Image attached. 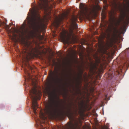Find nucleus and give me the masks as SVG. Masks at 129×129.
I'll return each instance as SVG.
<instances>
[{
	"label": "nucleus",
	"instance_id": "f257e3e1",
	"mask_svg": "<svg viewBox=\"0 0 129 129\" xmlns=\"http://www.w3.org/2000/svg\"><path fill=\"white\" fill-rule=\"evenodd\" d=\"M49 0H39L38 5L34 7L32 12L33 17L28 22H37L38 19L40 18L39 10H46L49 6Z\"/></svg>",
	"mask_w": 129,
	"mask_h": 129
},
{
	"label": "nucleus",
	"instance_id": "f03ea898",
	"mask_svg": "<svg viewBox=\"0 0 129 129\" xmlns=\"http://www.w3.org/2000/svg\"><path fill=\"white\" fill-rule=\"evenodd\" d=\"M46 108V111L47 113L51 114L54 112L55 111V108L54 101L51 100L49 101Z\"/></svg>",
	"mask_w": 129,
	"mask_h": 129
},
{
	"label": "nucleus",
	"instance_id": "7ed1b4c3",
	"mask_svg": "<svg viewBox=\"0 0 129 129\" xmlns=\"http://www.w3.org/2000/svg\"><path fill=\"white\" fill-rule=\"evenodd\" d=\"M25 53L27 54L31 55L33 53H35L37 50L36 48H33L30 43L25 42L24 44Z\"/></svg>",
	"mask_w": 129,
	"mask_h": 129
},
{
	"label": "nucleus",
	"instance_id": "20e7f679",
	"mask_svg": "<svg viewBox=\"0 0 129 129\" xmlns=\"http://www.w3.org/2000/svg\"><path fill=\"white\" fill-rule=\"evenodd\" d=\"M55 70L56 71V74H55V73L54 72L51 71V73L50 78L51 79L54 80L56 82L60 83H61L62 79L60 78H59L58 75L57 71L55 70Z\"/></svg>",
	"mask_w": 129,
	"mask_h": 129
},
{
	"label": "nucleus",
	"instance_id": "39448f33",
	"mask_svg": "<svg viewBox=\"0 0 129 129\" xmlns=\"http://www.w3.org/2000/svg\"><path fill=\"white\" fill-rule=\"evenodd\" d=\"M101 9V8L99 6H93L91 10V13L95 15L97 13L98 11Z\"/></svg>",
	"mask_w": 129,
	"mask_h": 129
},
{
	"label": "nucleus",
	"instance_id": "423d86ee",
	"mask_svg": "<svg viewBox=\"0 0 129 129\" xmlns=\"http://www.w3.org/2000/svg\"><path fill=\"white\" fill-rule=\"evenodd\" d=\"M32 108L34 111V113L35 114H36V110L38 108L37 102L36 101L33 100L32 103Z\"/></svg>",
	"mask_w": 129,
	"mask_h": 129
},
{
	"label": "nucleus",
	"instance_id": "0eeeda50",
	"mask_svg": "<svg viewBox=\"0 0 129 129\" xmlns=\"http://www.w3.org/2000/svg\"><path fill=\"white\" fill-rule=\"evenodd\" d=\"M72 110L70 108H67L66 110L62 109L60 110L61 113L64 114H69L71 113Z\"/></svg>",
	"mask_w": 129,
	"mask_h": 129
},
{
	"label": "nucleus",
	"instance_id": "6e6552de",
	"mask_svg": "<svg viewBox=\"0 0 129 129\" xmlns=\"http://www.w3.org/2000/svg\"><path fill=\"white\" fill-rule=\"evenodd\" d=\"M79 7L83 12H87V6L82 3H81L80 4Z\"/></svg>",
	"mask_w": 129,
	"mask_h": 129
},
{
	"label": "nucleus",
	"instance_id": "1a4fd4ad",
	"mask_svg": "<svg viewBox=\"0 0 129 129\" xmlns=\"http://www.w3.org/2000/svg\"><path fill=\"white\" fill-rule=\"evenodd\" d=\"M65 129H74V125L73 123L68 122L66 125Z\"/></svg>",
	"mask_w": 129,
	"mask_h": 129
},
{
	"label": "nucleus",
	"instance_id": "9d476101",
	"mask_svg": "<svg viewBox=\"0 0 129 129\" xmlns=\"http://www.w3.org/2000/svg\"><path fill=\"white\" fill-rule=\"evenodd\" d=\"M116 2L115 1H114L112 3L114 5V7L115 9H116L117 7L120 8L121 6V3H120L119 2H118L117 3V0H116Z\"/></svg>",
	"mask_w": 129,
	"mask_h": 129
},
{
	"label": "nucleus",
	"instance_id": "9b49d317",
	"mask_svg": "<svg viewBox=\"0 0 129 129\" xmlns=\"http://www.w3.org/2000/svg\"><path fill=\"white\" fill-rule=\"evenodd\" d=\"M29 92L31 94L33 95H36L37 94V91L35 87L32 88L31 90H29Z\"/></svg>",
	"mask_w": 129,
	"mask_h": 129
},
{
	"label": "nucleus",
	"instance_id": "f8f14e48",
	"mask_svg": "<svg viewBox=\"0 0 129 129\" xmlns=\"http://www.w3.org/2000/svg\"><path fill=\"white\" fill-rule=\"evenodd\" d=\"M120 22V21H118L117 22L115 23V25L116 27L114 28V33L115 34L118 32L117 27H118L119 25Z\"/></svg>",
	"mask_w": 129,
	"mask_h": 129
},
{
	"label": "nucleus",
	"instance_id": "ddd939ff",
	"mask_svg": "<svg viewBox=\"0 0 129 129\" xmlns=\"http://www.w3.org/2000/svg\"><path fill=\"white\" fill-rule=\"evenodd\" d=\"M61 39L64 43L67 44H69V41L68 38H66L65 37L63 36L61 37Z\"/></svg>",
	"mask_w": 129,
	"mask_h": 129
},
{
	"label": "nucleus",
	"instance_id": "4468645a",
	"mask_svg": "<svg viewBox=\"0 0 129 129\" xmlns=\"http://www.w3.org/2000/svg\"><path fill=\"white\" fill-rule=\"evenodd\" d=\"M77 21V18L75 16H73L72 18V23H74Z\"/></svg>",
	"mask_w": 129,
	"mask_h": 129
},
{
	"label": "nucleus",
	"instance_id": "2eb2a0df",
	"mask_svg": "<svg viewBox=\"0 0 129 129\" xmlns=\"http://www.w3.org/2000/svg\"><path fill=\"white\" fill-rule=\"evenodd\" d=\"M26 23H25L24 24L22 25L20 28L22 30V31L23 32L24 30L25 29L26 27Z\"/></svg>",
	"mask_w": 129,
	"mask_h": 129
},
{
	"label": "nucleus",
	"instance_id": "dca6fc26",
	"mask_svg": "<svg viewBox=\"0 0 129 129\" xmlns=\"http://www.w3.org/2000/svg\"><path fill=\"white\" fill-rule=\"evenodd\" d=\"M102 15L104 18H105V12H103V11H102Z\"/></svg>",
	"mask_w": 129,
	"mask_h": 129
},
{
	"label": "nucleus",
	"instance_id": "f3484780",
	"mask_svg": "<svg viewBox=\"0 0 129 129\" xmlns=\"http://www.w3.org/2000/svg\"><path fill=\"white\" fill-rule=\"evenodd\" d=\"M10 38H11L12 40H14L15 38H14L13 37L11 36Z\"/></svg>",
	"mask_w": 129,
	"mask_h": 129
},
{
	"label": "nucleus",
	"instance_id": "a211bd4d",
	"mask_svg": "<svg viewBox=\"0 0 129 129\" xmlns=\"http://www.w3.org/2000/svg\"><path fill=\"white\" fill-rule=\"evenodd\" d=\"M23 52H24V53H26V58H27V56L28 55H29V54H27V53H25V50H24V51H23Z\"/></svg>",
	"mask_w": 129,
	"mask_h": 129
},
{
	"label": "nucleus",
	"instance_id": "6ab92c4d",
	"mask_svg": "<svg viewBox=\"0 0 129 129\" xmlns=\"http://www.w3.org/2000/svg\"><path fill=\"white\" fill-rule=\"evenodd\" d=\"M29 33L30 34H33V32L32 31H30L29 32Z\"/></svg>",
	"mask_w": 129,
	"mask_h": 129
},
{
	"label": "nucleus",
	"instance_id": "aec40b11",
	"mask_svg": "<svg viewBox=\"0 0 129 129\" xmlns=\"http://www.w3.org/2000/svg\"><path fill=\"white\" fill-rule=\"evenodd\" d=\"M108 75H109V76H111V77L112 78V75L110 73H108Z\"/></svg>",
	"mask_w": 129,
	"mask_h": 129
},
{
	"label": "nucleus",
	"instance_id": "412c9836",
	"mask_svg": "<svg viewBox=\"0 0 129 129\" xmlns=\"http://www.w3.org/2000/svg\"><path fill=\"white\" fill-rule=\"evenodd\" d=\"M104 0V2L105 3V4L106 3L107 0Z\"/></svg>",
	"mask_w": 129,
	"mask_h": 129
},
{
	"label": "nucleus",
	"instance_id": "4be33fe9",
	"mask_svg": "<svg viewBox=\"0 0 129 129\" xmlns=\"http://www.w3.org/2000/svg\"><path fill=\"white\" fill-rule=\"evenodd\" d=\"M126 16V14L125 13H124L123 14V18H124V17Z\"/></svg>",
	"mask_w": 129,
	"mask_h": 129
},
{
	"label": "nucleus",
	"instance_id": "5701e85b",
	"mask_svg": "<svg viewBox=\"0 0 129 129\" xmlns=\"http://www.w3.org/2000/svg\"><path fill=\"white\" fill-rule=\"evenodd\" d=\"M71 33L72 34H73V30H71Z\"/></svg>",
	"mask_w": 129,
	"mask_h": 129
},
{
	"label": "nucleus",
	"instance_id": "b1692460",
	"mask_svg": "<svg viewBox=\"0 0 129 129\" xmlns=\"http://www.w3.org/2000/svg\"><path fill=\"white\" fill-rule=\"evenodd\" d=\"M50 18H51L50 16H49L48 18V19H50Z\"/></svg>",
	"mask_w": 129,
	"mask_h": 129
},
{
	"label": "nucleus",
	"instance_id": "393cba45",
	"mask_svg": "<svg viewBox=\"0 0 129 129\" xmlns=\"http://www.w3.org/2000/svg\"><path fill=\"white\" fill-rule=\"evenodd\" d=\"M64 16L65 17H66L67 16V15H65Z\"/></svg>",
	"mask_w": 129,
	"mask_h": 129
},
{
	"label": "nucleus",
	"instance_id": "a878e982",
	"mask_svg": "<svg viewBox=\"0 0 129 129\" xmlns=\"http://www.w3.org/2000/svg\"><path fill=\"white\" fill-rule=\"evenodd\" d=\"M123 30H125V28H123Z\"/></svg>",
	"mask_w": 129,
	"mask_h": 129
},
{
	"label": "nucleus",
	"instance_id": "bb28decb",
	"mask_svg": "<svg viewBox=\"0 0 129 129\" xmlns=\"http://www.w3.org/2000/svg\"><path fill=\"white\" fill-rule=\"evenodd\" d=\"M76 125H78V124L77 123H76Z\"/></svg>",
	"mask_w": 129,
	"mask_h": 129
},
{
	"label": "nucleus",
	"instance_id": "cd10ccee",
	"mask_svg": "<svg viewBox=\"0 0 129 129\" xmlns=\"http://www.w3.org/2000/svg\"><path fill=\"white\" fill-rule=\"evenodd\" d=\"M128 18V16H126V18H127V19Z\"/></svg>",
	"mask_w": 129,
	"mask_h": 129
},
{
	"label": "nucleus",
	"instance_id": "c85d7f7f",
	"mask_svg": "<svg viewBox=\"0 0 129 129\" xmlns=\"http://www.w3.org/2000/svg\"><path fill=\"white\" fill-rule=\"evenodd\" d=\"M127 11H129V9H127Z\"/></svg>",
	"mask_w": 129,
	"mask_h": 129
},
{
	"label": "nucleus",
	"instance_id": "c756f323",
	"mask_svg": "<svg viewBox=\"0 0 129 129\" xmlns=\"http://www.w3.org/2000/svg\"><path fill=\"white\" fill-rule=\"evenodd\" d=\"M63 17H62V19H63Z\"/></svg>",
	"mask_w": 129,
	"mask_h": 129
},
{
	"label": "nucleus",
	"instance_id": "7c9ffc66",
	"mask_svg": "<svg viewBox=\"0 0 129 129\" xmlns=\"http://www.w3.org/2000/svg\"><path fill=\"white\" fill-rule=\"evenodd\" d=\"M42 115H43V113H42Z\"/></svg>",
	"mask_w": 129,
	"mask_h": 129
},
{
	"label": "nucleus",
	"instance_id": "2f4dec72",
	"mask_svg": "<svg viewBox=\"0 0 129 129\" xmlns=\"http://www.w3.org/2000/svg\"><path fill=\"white\" fill-rule=\"evenodd\" d=\"M109 71H110V69L109 70Z\"/></svg>",
	"mask_w": 129,
	"mask_h": 129
}]
</instances>
